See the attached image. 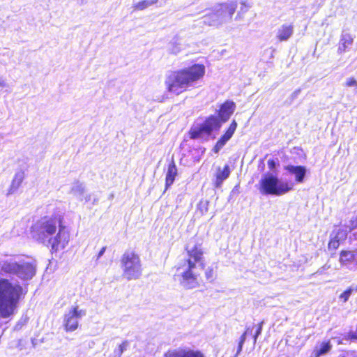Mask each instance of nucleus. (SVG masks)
Segmentation results:
<instances>
[{
	"instance_id": "bb28decb",
	"label": "nucleus",
	"mask_w": 357,
	"mask_h": 357,
	"mask_svg": "<svg viewBox=\"0 0 357 357\" xmlns=\"http://www.w3.org/2000/svg\"><path fill=\"white\" fill-rule=\"evenodd\" d=\"M249 8H250V6L246 5L245 2H242L240 10H239L237 15L236 16V20L242 19V17H243L242 15L245 13L248 10Z\"/></svg>"
},
{
	"instance_id": "a19ab883",
	"label": "nucleus",
	"mask_w": 357,
	"mask_h": 357,
	"mask_svg": "<svg viewBox=\"0 0 357 357\" xmlns=\"http://www.w3.org/2000/svg\"><path fill=\"white\" fill-rule=\"evenodd\" d=\"M357 228V218L353 221V229Z\"/></svg>"
},
{
	"instance_id": "72a5a7b5",
	"label": "nucleus",
	"mask_w": 357,
	"mask_h": 357,
	"mask_svg": "<svg viewBox=\"0 0 357 357\" xmlns=\"http://www.w3.org/2000/svg\"><path fill=\"white\" fill-rule=\"evenodd\" d=\"M268 167L271 169H273L276 166V161L274 159H270L268 160Z\"/></svg>"
},
{
	"instance_id": "b1692460",
	"label": "nucleus",
	"mask_w": 357,
	"mask_h": 357,
	"mask_svg": "<svg viewBox=\"0 0 357 357\" xmlns=\"http://www.w3.org/2000/svg\"><path fill=\"white\" fill-rule=\"evenodd\" d=\"M128 346L129 343L128 341L123 342L116 349H114V357H121L123 353L128 349Z\"/></svg>"
},
{
	"instance_id": "6e6552de",
	"label": "nucleus",
	"mask_w": 357,
	"mask_h": 357,
	"mask_svg": "<svg viewBox=\"0 0 357 357\" xmlns=\"http://www.w3.org/2000/svg\"><path fill=\"white\" fill-rule=\"evenodd\" d=\"M259 192L264 195H272L280 196L293 188V185L282 181L272 174H264L259 183Z\"/></svg>"
},
{
	"instance_id": "473e14b6",
	"label": "nucleus",
	"mask_w": 357,
	"mask_h": 357,
	"mask_svg": "<svg viewBox=\"0 0 357 357\" xmlns=\"http://www.w3.org/2000/svg\"><path fill=\"white\" fill-rule=\"evenodd\" d=\"M206 277L207 280H212L213 278V271L212 268H207L206 271Z\"/></svg>"
},
{
	"instance_id": "c9c22d12",
	"label": "nucleus",
	"mask_w": 357,
	"mask_h": 357,
	"mask_svg": "<svg viewBox=\"0 0 357 357\" xmlns=\"http://www.w3.org/2000/svg\"><path fill=\"white\" fill-rule=\"evenodd\" d=\"M300 93H301L300 89L294 91L291 95V100H293L296 99L298 97V96L300 94Z\"/></svg>"
},
{
	"instance_id": "dca6fc26",
	"label": "nucleus",
	"mask_w": 357,
	"mask_h": 357,
	"mask_svg": "<svg viewBox=\"0 0 357 357\" xmlns=\"http://www.w3.org/2000/svg\"><path fill=\"white\" fill-rule=\"evenodd\" d=\"M284 169L287 170L289 174H294L295 176L296 182H303L307 171L305 167L289 165L284 167Z\"/></svg>"
},
{
	"instance_id": "37998d69",
	"label": "nucleus",
	"mask_w": 357,
	"mask_h": 357,
	"mask_svg": "<svg viewBox=\"0 0 357 357\" xmlns=\"http://www.w3.org/2000/svg\"><path fill=\"white\" fill-rule=\"evenodd\" d=\"M178 52H179V50H178V49H176V50H172V52H173L174 54H177Z\"/></svg>"
},
{
	"instance_id": "f03ea898",
	"label": "nucleus",
	"mask_w": 357,
	"mask_h": 357,
	"mask_svg": "<svg viewBox=\"0 0 357 357\" xmlns=\"http://www.w3.org/2000/svg\"><path fill=\"white\" fill-rule=\"evenodd\" d=\"M188 259L177 268L174 275L176 280L185 289L196 288L199 284V277L204 268L203 252L198 245L186 247Z\"/></svg>"
},
{
	"instance_id": "1a4fd4ad",
	"label": "nucleus",
	"mask_w": 357,
	"mask_h": 357,
	"mask_svg": "<svg viewBox=\"0 0 357 357\" xmlns=\"http://www.w3.org/2000/svg\"><path fill=\"white\" fill-rule=\"evenodd\" d=\"M220 127V123L218 117L211 116L203 123L191 128L190 137L192 139L208 137L213 130L218 129Z\"/></svg>"
},
{
	"instance_id": "9d476101",
	"label": "nucleus",
	"mask_w": 357,
	"mask_h": 357,
	"mask_svg": "<svg viewBox=\"0 0 357 357\" xmlns=\"http://www.w3.org/2000/svg\"><path fill=\"white\" fill-rule=\"evenodd\" d=\"M86 314V310L80 309L77 305L73 306L64 316L63 324L66 331H75L78 328L79 320Z\"/></svg>"
},
{
	"instance_id": "7c9ffc66",
	"label": "nucleus",
	"mask_w": 357,
	"mask_h": 357,
	"mask_svg": "<svg viewBox=\"0 0 357 357\" xmlns=\"http://www.w3.org/2000/svg\"><path fill=\"white\" fill-rule=\"evenodd\" d=\"M346 340H357V331H351L345 337Z\"/></svg>"
},
{
	"instance_id": "2eb2a0df",
	"label": "nucleus",
	"mask_w": 357,
	"mask_h": 357,
	"mask_svg": "<svg viewBox=\"0 0 357 357\" xmlns=\"http://www.w3.org/2000/svg\"><path fill=\"white\" fill-rule=\"evenodd\" d=\"M236 105L233 101L227 100L223 103L220 109L219 117L223 122L227 121L234 113Z\"/></svg>"
},
{
	"instance_id": "a211bd4d",
	"label": "nucleus",
	"mask_w": 357,
	"mask_h": 357,
	"mask_svg": "<svg viewBox=\"0 0 357 357\" xmlns=\"http://www.w3.org/2000/svg\"><path fill=\"white\" fill-rule=\"evenodd\" d=\"M168 357H204L199 351L191 349H178L170 352Z\"/></svg>"
},
{
	"instance_id": "f704fd0d",
	"label": "nucleus",
	"mask_w": 357,
	"mask_h": 357,
	"mask_svg": "<svg viewBox=\"0 0 357 357\" xmlns=\"http://www.w3.org/2000/svg\"><path fill=\"white\" fill-rule=\"evenodd\" d=\"M347 48H348V47L344 46L340 41V45H339V47H338V49H337V52H338L339 54H342V52H344Z\"/></svg>"
},
{
	"instance_id": "ddd939ff",
	"label": "nucleus",
	"mask_w": 357,
	"mask_h": 357,
	"mask_svg": "<svg viewBox=\"0 0 357 357\" xmlns=\"http://www.w3.org/2000/svg\"><path fill=\"white\" fill-rule=\"evenodd\" d=\"M86 186L83 182L75 181L72 184L70 193L79 201L85 200L88 202L91 200V195L86 194Z\"/></svg>"
},
{
	"instance_id": "c756f323",
	"label": "nucleus",
	"mask_w": 357,
	"mask_h": 357,
	"mask_svg": "<svg viewBox=\"0 0 357 357\" xmlns=\"http://www.w3.org/2000/svg\"><path fill=\"white\" fill-rule=\"evenodd\" d=\"M264 324V321H261L259 324H258L255 333L254 335V343L257 342V339L259 335L261 333L262 326Z\"/></svg>"
},
{
	"instance_id": "4c0bfd02",
	"label": "nucleus",
	"mask_w": 357,
	"mask_h": 357,
	"mask_svg": "<svg viewBox=\"0 0 357 357\" xmlns=\"http://www.w3.org/2000/svg\"><path fill=\"white\" fill-rule=\"evenodd\" d=\"M105 250H106V247L105 246L102 247L97 255V259H100L104 255Z\"/></svg>"
},
{
	"instance_id": "6ab92c4d",
	"label": "nucleus",
	"mask_w": 357,
	"mask_h": 357,
	"mask_svg": "<svg viewBox=\"0 0 357 357\" xmlns=\"http://www.w3.org/2000/svg\"><path fill=\"white\" fill-rule=\"evenodd\" d=\"M229 175L230 168L228 165H225L222 169L220 167H218L216 173L215 186L216 188H220L222 185L223 181L226 180L229 176Z\"/></svg>"
},
{
	"instance_id": "a878e982",
	"label": "nucleus",
	"mask_w": 357,
	"mask_h": 357,
	"mask_svg": "<svg viewBox=\"0 0 357 357\" xmlns=\"http://www.w3.org/2000/svg\"><path fill=\"white\" fill-rule=\"evenodd\" d=\"M351 294L352 289H350V288L349 287L339 296V301L341 302L342 303H347L349 301Z\"/></svg>"
},
{
	"instance_id": "cd10ccee",
	"label": "nucleus",
	"mask_w": 357,
	"mask_h": 357,
	"mask_svg": "<svg viewBox=\"0 0 357 357\" xmlns=\"http://www.w3.org/2000/svg\"><path fill=\"white\" fill-rule=\"evenodd\" d=\"M226 143H227V142L221 137L217 142L216 144L213 147V151L215 153H218L220 151V150L225 145Z\"/></svg>"
},
{
	"instance_id": "f3484780",
	"label": "nucleus",
	"mask_w": 357,
	"mask_h": 357,
	"mask_svg": "<svg viewBox=\"0 0 357 357\" xmlns=\"http://www.w3.org/2000/svg\"><path fill=\"white\" fill-rule=\"evenodd\" d=\"M24 178V172L22 169L17 170L11 182L10 186L8 190V192L6 193V196H9L13 193H15L20 186L21 185L23 180Z\"/></svg>"
},
{
	"instance_id": "412c9836",
	"label": "nucleus",
	"mask_w": 357,
	"mask_h": 357,
	"mask_svg": "<svg viewBox=\"0 0 357 357\" xmlns=\"http://www.w3.org/2000/svg\"><path fill=\"white\" fill-rule=\"evenodd\" d=\"M332 348L330 342H323L320 344H317L312 354V357H319L327 354Z\"/></svg>"
},
{
	"instance_id": "79ce46f5",
	"label": "nucleus",
	"mask_w": 357,
	"mask_h": 357,
	"mask_svg": "<svg viewBox=\"0 0 357 357\" xmlns=\"http://www.w3.org/2000/svg\"><path fill=\"white\" fill-rule=\"evenodd\" d=\"M87 1L88 0H78L79 3L82 5L86 3Z\"/></svg>"
},
{
	"instance_id": "4be33fe9",
	"label": "nucleus",
	"mask_w": 357,
	"mask_h": 357,
	"mask_svg": "<svg viewBox=\"0 0 357 357\" xmlns=\"http://www.w3.org/2000/svg\"><path fill=\"white\" fill-rule=\"evenodd\" d=\"M158 0H143L133 6L135 10H142L146 8L157 3Z\"/></svg>"
},
{
	"instance_id": "5701e85b",
	"label": "nucleus",
	"mask_w": 357,
	"mask_h": 357,
	"mask_svg": "<svg viewBox=\"0 0 357 357\" xmlns=\"http://www.w3.org/2000/svg\"><path fill=\"white\" fill-rule=\"evenodd\" d=\"M237 127L236 122L234 120L230 124L226 132L221 137L227 142L231 139Z\"/></svg>"
},
{
	"instance_id": "20e7f679",
	"label": "nucleus",
	"mask_w": 357,
	"mask_h": 357,
	"mask_svg": "<svg viewBox=\"0 0 357 357\" xmlns=\"http://www.w3.org/2000/svg\"><path fill=\"white\" fill-rule=\"evenodd\" d=\"M23 288L13 284L8 280L0 278V315L3 318L12 316L17 309Z\"/></svg>"
},
{
	"instance_id": "f8f14e48",
	"label": "nucleus",
	"mask_w": 357,
	"mask_h": 357,
	"mask_svg": "<svg viewBox=\"0 0 357 357\" xmlns=\"http://www.w3.org/2000/svg\"><path fill=\"white\" fill-rule=\"evenodd\" d=\"M340 262L351 270H357V249L352 251L342 250L340 255Z\"/></svg>"
},
{
	"instance_id": "7ed1b4c3",
	"label": "nucleus",
	"mask_w": 357,
	"mask_h": 357,
	"mask_svg": "<svg viewBox=\"0 0 357 357\" xmlns=\"http://www.w3.org/2000/svg\"><path fill=\"white\" fill-rule=\"evenodd\" d=\"M204 73L205 67L201 64H195L185 69L169 72L165 77L166 89L169 92L178 95L192 86Z\"/></svg>"
},
{
	"instance_id": "9b49d317",
	"label": "nucleus",
	"mask_w": 357,
	"mask_h": 357,
	"mask_svg": "<svg viewBox=\"0 0 357 357\" xmlns=\"http://www.w3.org/2000/svg\"><path fill=\"white\" fill-rule=\"evenodd\" d=\"M351 230V228L347 227L334 229L331 234V240L328 246V249L332 250H337L340 245L346 240L347 234Z\"/></svg>"
},
{
	"instance_id": "c03bdc74",
	"label": "nucleus",
	"mask_w": 357,
	"mask_h": 357,
	"mask_svg": "<svg viewBox=\"0 0 357 357\" xmlns=\"http://www.w3.org/2000/svg\"><path fill=\"white\" fill-rule=\"evenodd\" d=\"M31 342H32L33 346L35 347V344H36L35 340L32 339Z\"/></svg>"
},
{
	"instance_id": "39448f33",
	"label": "nucleus",
	"mask_w": 357,
	"mask_h": 357,
	"mask_svg": "<svg viewBox=\"0 0 357 357\" xmlns=\"http://www.w3.org/2000/svg\"><path fill=\"white\" fill-rule=\"evenodd\" d=\"M15 259L10 257L1 259V271L6 274L15 275L23 281L32 279L36 273V264L24 260L17 261Z\"/></svg>"
},
{
	"instance_id": "aec40b11",
	"label": "nucleus",
	"mask_w": 357,
	"mask_h": 357,
	"mask_svg": "<svg viewBox=\"0 0 357 357\" xmlns=\"http://www.w3.org/2000/svg\"><path fill=\"white\" fill-rule=\"evenodd\" d=\"M177 174V168L174 162H172L168 167L165 179V188L167 189L172 185Z\"/></svg>"
},
{
	"instance_id": "4468645a",
	"label": "nucleus",
	"mask_w": 357,
	"mask_h": 357,
	"mask_svg": "<svg viewBox=\"0 0 357 357\" xmlns=\"http://www.w3.org/2000/svg\"><path fill=\"white\" fill-rule=\"evenodd\" d=\"M294 26L292 24H283L276 31V38L280 41L288 40L293 35Z\"/></svg>"
},
{
	"instance_id": "f257e3e1",
	"label": "nucleus",
	"mask_w": 357,
	"mask_h": 357,
	"mask_svg": "<svg viewBox=\"0 0 357 357\" xmlns=\"http://www.w3.org/2000/svg\"><path fill=\"white\" fill-rule=\"evenodd\" d=\"M31 235L36 241L51 246L52 251L64 249L69 241V234L61 225L60 218L45 217L31 227Z\"/></svg>"
},
{
	"instance_id": "58836bf2",
	"label": "nucleus",
	"mask_w": 357,
	"mask_h": 357,
	"mask_svg": "<svg viewBox=\"0 0 357 357\" xmlns=\"http://www.w3.org/2000/svg\"><path fill=\"white\" fill-rule=\"evenodd\" d=\"M243 345V344L238 342L236 355H238L241 353V351H242Z\"/></svg>"
},
{
	"instance_id": "393cba45",
	"label": "nucleus",
	"mask_w": 357,
	"mask_h": 357,
	"mask_svg": "<svg viewBox=\"0 0 357 357\" xmlns=\"http://www.w3.org/2000/svg\"><path fill=\"white\" fill-rule=\"evenodd\" d=\"M354 38L351 34L348 33H343L341 36L340 42L344 46L349 47L353 43Z\"/></svg>"
},
{
	"instance_id": "ea45409f",
	"label": "nucleus",
	"mask_w": 357,
	"mask_h": 357,
	"mask_svg": "<svg viewBox=\"0 0 357 357\" xmlns=\"http://www.w3.org/2000/svg\"><path fill=\"white\" fill-rule=\"evenodd\" d=\"M349 288L350 289H352V293L354 291L357 292V285H351Z\"/></svg>"
},
{
	"instance_id": "c85d7f7f",
	"label": "nucleus",
	"mask_w": 357,
	"mask_h": 357,
	"mask_svg": "<svg viewBox=\"0 0 357 357\" xmlns=\"http://www.w3.org/2000/svg\"><path fill=\"white\" fill-rule=\"evenodd\" d=\"M344 85L348 87L357 86V81L354 77H349L347 79Z\"/></svg>"
},
{
	"instance_id": "e433bc0d",
	"label": "nucleus",
	"mask_w": 357,
	"mask_h": 357,
	"mask_svg": "<svg viewBox=\"0 0 357 357\" xmlns=\"http://www.w3.org/2000/svg\"><path fill=\"white\" fill-rule=\"evenodd\" d=\"M8 84L2 76L0 75V87H6Z\"/></svg>"
},
{
	"instance_id": "0eeeda50",
	"label": "nucleus",
	"mask_w": 357,
	"mask_h": 357,
	"mask_svg": "<svg viewBox=\"0 0 357 357\" xmlns=\"http://www.w3.org/2000/svg\"><path fill=\"white\" fill-rule=\"evenodd\" d=\"M122 275L128 280H137L142 275V264L138 254L126 251L121 258Z\"/></svg>"
},
{
	"instance_id": "423d86ee",
	"label": "nucleus",
	"mask_w": 357,
	"mask_h": 357,
	"mask_svg": "<svg viewBox=\"0 0 357 357\" xmlns=\"http://www.w3.org/2000/svg\"><path fill=\"white\" fill-rule=\"evenodd\" d=\"M237 8V3L231 1L215 6L212 12L205 15L203 22L209 26H219L229 22Z\"/></svg>"
},
{
	"instance_id": "2f4dec72",
	"label": "nucleus",
	"mask_w": 357,
	"mask_h": 357,
	"mask_svg": "<svg viewBox=\"0 0 357 357\" xmlns=\"http://www.w3.org/2000/svg\"><path fill=\"white\" fill-rule=\"evenodd\" d=\"M250 334H252V331H250V328L248 327L246 328V331L241 336L239 342L241 343V344H244V342H245V341L246 340V336L248 335H250Z\"/></svg>"
}]
</instances>
